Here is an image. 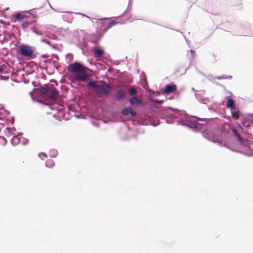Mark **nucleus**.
Returning a JSON list of instances; mask_svg holds the SVG:
<instances>
[{
  "label": "nucleus",
  "instance_id": "nucleus-1",
  "mask_svg": "<svg viewBox=\"0 0 253 253\" xmlns=\"http://www.w3.org/2000/svg\"><path fill=\"white\" fill-rule=\"evenodd\" d=\"M87 69L86 67L77 62L70 64L68 67V71L75 74L74 79L78 81H84L86 79Z\"/></svg>",
  "mask_w": 253,
  "mask_h": 253
},
{
  "label": "nucleus",
  "instance_id": "nucleus-2",
  "mask_svg": "<svg viewBox=\"0 0 253 253\" xmlns=\"http://www.w3.org/2000/svg\"><path fill=\"white\" fill-rule=\"evenodd\" d=\"M87 86L94 88V92L98 94L107 95L111 90L110 86L104 82L99 84L95 81H90Z\"/></svg>",
  "mask_w": 253,
  "mask_h": 253
},
{
  "label": "nucleus",
  "instance_id": "nucleus-3",
  "mask_svg": "<svg viewBox=\"0 0 253 253\" xmlns=\"http://www.w3.org/2000/svg\"><path fill=\"white\" fill-rule=\"evenodd\" d=\"M18 53L22 56L32 59L35 58L33 48L30 45L22 44L18 47Z\"/></svg>",
  "mask_w": 253,
  "mask_h": 253
},
{
  "label": "nucleus",
  "instance_id": "nucleus-4",
  "mask_svg": "<svg viewBox=\"0 0 253 253\" xmlns=\"http://www.w3.org/2000/svg\"><path fill=\"white\" fill-rule=\"evenodd\" d=\"M13 17L15 20L19 21L26 19V24L27 26L32 23V21L28 20V19L31 18V14L28 11H24L16 13L13 15Z\"/></svg>",
  "mask_w": 253,
  "mask_h": 253
},
{
  "label": "nucleus",
  "instance_id": "nucleus-5",
  "mask_svg": "<svg viewBox=\"0 0 253 253\" xmlns=\"http://www.w3.org/2000/svg\"><path fill=\"white\" fill-rule=\"evenodd\" d=\"M45 92L53 100H55L58 96V91L53 86H48Z\"/></svg>",
  "mask_w": 253,
  "mask_h": 253
},
{
  "label": "nucleus",
  "instance_id": "nucleus-6",
  "mask_svg": "<svg viewBox=\"0 0 253 253\" xmlns=\"http://www.w3.org/2000/svg\"><path fill=\"white\" fill-rule=\"evenodd\" d=\"M177 86L175 84H167L163 92L165 94H169L176 91Z\"/></svg>",
  "mask_w": 253,
  "mask_h": 253
},
{
  "label": "nucleus",
  "instance_id": "nucleus-7",
  "mask_svg": "<svg viewBox=\"0 0 253 253\" xmlns=\"http://www.w3.org/2000/svg\"><path fill=\"white\" fill-rule=\"evenodd\" d=\"M117 22L115 21L108 22L107 21H103L102 23L103 30L104 32H106L108 29H109L112 26L116 24Z\"/></svg>",
  "mask_w": 253,
  "mask_h": 253
},
{
  "label": "nucleus",
  "instance_id": "nucleus-8",
  "mask_svg": "<svg viewBox=\"0 0 253 253\" xmlns=\"http://www.w3.org/2000/svg\"><path fill=\"white\" fill-rule=\"evenodd\" d=\"M104 53V50L100 48L94 49V55L97 57H101Z\"/></svg>",
  "mask_w": 253,
  "mask_h": 253
},
{
  "label": "nucleus",
  "instance_id": "nucleus-9",
  "mask_svg": "<svg viewBox=\"0 0 253 253\" xmlns=\"http://www.w3.org/2000/svg\"><path fill=\"white\" fill-rule=\"evenodd\" d=\"M125 95L126 93L125 91L123 89H120L117 92L116 96L118 99H121L124 98Z\"/></svg>",
  "mask_w": 253,
  "mask_h": 253
},
{
  "label": "nucleus",
  "instance_id": "nucleus-10",
  "mask_svg": "<svg viewBox=\"0 0 253 253\" xmlns=\"http://www.w3.org/2000/svg\"><path fill=\"white\" fill-rule=\"evenodd\" d=\"M11 143L14 145L18 144L20 142V137L19 136H14L12 137L11 140Z\"/></svg>",
  "mask_w": 253,
  "mask_h": 253
},
{
  "label": "nucleus",
  "instance_id": "nucleus-11",
  "mask_svg": "<svg viewBox=\"0 0 253 253\" xmlns=\"http://www.w3.org/2000/svg\"><path fill=\"white\" fill-rule=\"evenodd\" d=\"M226 107L231 109H235V103L233 99H229L226 103Z\"/></svg>",
  "mask_w": 253,
  "mask_h": 253
},
{
  "label": "nucleus",
  "instance_id": "nucleus-12",
  "mask_svg": "<svg viewBox=\"0 0 253 253\" xmlns=\"http://www.w3.org/2000/svg\"><path fill=\"white\" fill-rule=\"evenodd\" d=\"M129 102L131 105L140 104L141 101L137 97H132L129 99Z\"/></svg>",
  "mask_w": 253,
  "mask_h": 253
},
{
  "label": "nucleus",
  "instance_id": "nucleus-13",
  "mask_svg": "<svg viewBox=\"0 0 253 253\" xmlns=\"http://www.w3.org/2000/svg\"><path fill=\"white\" fill-rule=\"evenodd\" d=\"M231 130L234 133L235 135L238 138L239 141L242 143L243 142V139L240 136L238 132H237V130L235 128H233Z\"/></svg>",
  "mask_w": 253,
  "mask_h": 253
},
{
  "label": "nucleus",
  "instance_id": "nucleus-14",
  "mask_svg": "<svg viewBox=\"0 0 253 253\" xmlns=\"http://www.w3.org/2000/svg\"><path fill=\"white\" fill-rule=\"evenodd\" d=\"M47 167L52 168L55 165L54 162L52 160H48L45 163Z\"/></svg>",
  "mask_w": 253,
  "mask_h": 253
},
{
  "label": "nucleus",
  "instance_id": "nucleus-15",
  "mask_svg": "<svg viewBox=\"0 0 253 253\" xmlns=\"http://www.w3.org/2000/svg\"><path fill=\"white\" fill-rule=\"evenodd\" d=\"M232 117L235 120L238 119L239 117V112L236 111L232 112Z\"/></svg>",
  "mask_w": 253,
  "mask_h": 253
},
{
  "label": "nucleus",
  "instance_id": "nucleus-16",
  "mask_svg": "<svg viewBox=\"0 0 253 253\" xmlns=\"http://www.w3.org/2000/svg\"><path fill=\"white\" fill-rule=\"evenodd\" d=\"M129 111H130V107L129 108H125V109H124L123 110H122V114L123 115H127L128 114H129Z\"/></svg>",
  "mask_w": 253,
  "mask_h": 253
},
{
  "label": "nucleus",
  "instance_id": "nucleus-17",
  "mask_svg": "<svg viewBox=\"0 0 253 253\" xmlns=\"http://www.w3.org/2000/svg\"><path fill=\"white\" fill-rule=\"evenodd\" d=\"M130 95H133L136 93V90L134 87H131L129 90Z\"/></svg>",
  "mask_w": 253,
  "mask_h": 253
},
{
  "label": "nucleus",
  "instance_id": "nucleus-18",
  "mask_svg": "<svg viewBox=\"0 0 253 253\" xmlns=\"http://www.w3.org/2000/svg\"><path fill=\"white\" fill-rule=\"evenodd\" d=\"M39 156L42 159H43L44 158H47V156L46 155V154L44 153H43V152H42V153H40L39 154Z\"/></svg>",
  "mask_w": 253,
  "mask_h": 253
},
{
  "label": "nucleus",
  "instance_id": "nucleus-19",
  "mask_svg": "<svg viewBox=\"0 0 253 253\" xmlns=\"http://www.w3.org/2000/svg\"><path fill=\"white\" fill-rule=\"evenodd\" d=\"M129 113L132 116H136V113L131 108H130V111Z\"/></svg>",
  "mask_w": 253,
  "mask_h": 253
},
{
  "label": "nucleus",
  "instance_id": "nucleus-20",
  "mask_svg": "<svg viewBox=\"0 0 253 253\" xmlns=\"http://www.w3.org/2000/svg\"><path fill=\"white\" fill-rule=\"evenodd\" d=\"M154 102L155 103H159V104H161V103H162L163 102V100H159V99H156L154 100Z\"/></svg>",
  "mask_w": 253,
  "mask_h": 253
},
{
  "label": "nucleus",
  "instance_id": "nucleus-21",
  "mask_svg": "<svg viewBox=\"0 0 253 253\" xmlns=\"http://www.w3.org/2000/svg\"><path fill=\"white\" fill-rule=\"evenodd\" d=\"M3 72V69L0 67V74L2 73Z\"/></svg>",
  "mask_w": 253,
  "mask_h": 253
},
{
  "label": "nucleus",
  "instance_id": "nucleus-22",
  "mask_svg": "<svg viewBox=\"0 0 253 253\" xmlns=\"http://www.w3.org/2000/svg\"><path fill=\"white\" fill-rule=\"evenodd\" d=\"M190 52H191V53L192 54L193 56H194V55H195V51H193V50H190Z\"/></svg>",
  "mask_w": 253,
  "mask_h": 253
},
{
  "label": "nucleus",
  "instance_id": "nucleus-23",
  "mask_svg": "<svg viewBox=\"0 0 253 253\" xmlns=\"http://www.w3.org/2000/svg\"><path fill=\"white\" fill-rule=\"evenodd\" d=\"M251 125H252V124H251V123L248 124H247V125L246 126V127H249L250 126H251Z\"/></svg>",
  "mask_w": 253,
  "mask_h": 253
},
{
  "label": "nucleus",
  "instance_id": "nucleus-24",
  "mask_svg": "<svg viewBox=\"0 0 253 253\" xmlns=\"http://www.w3.org/2000/svg\"><path fill=\"white\" fill-rule=\"evenodd\" d=\"M251 124H253V119L251 121Z\"/></svg>",
  "mask_w": 253,
  "mask_h": 253
},
{
  "label": "nucleus",
  "instance_id": "nucleus-25",
  "mask_svg": "<svg viewBox=\"0 0 253 253\" xmlns=\"http://www.w3.org/2000/svg\"><path fill=\"white\" fill-rule=\"evenodd\" d=\"M8 7L6 8L4 10V11H5V10H8Z\"/></svg>",
  "mask_w": 253,
  "mask_h": 253
},
{
  "label": "nucleus",
  "instance_id": "nucleus-26",
  "mask_svg": "<svg viewBox=\"0 0 253 253\" xmlns=\"http://www.w3.org/2000/svg\"><path fill=\"white\" fill-rule=\"evenodd\" d=\"M251 115H252V116H253V114H252Z\"/></svg>",
  "mask_w": 253,
  "mask_h": 253
}]
</instances>
